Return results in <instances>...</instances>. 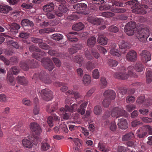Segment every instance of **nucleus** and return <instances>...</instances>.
<instances>
[{
	"label": "nucleus",
	"instance_id": "nucleus-60",
	"mask_svg": "<svg viewBox=\"0 0 152 152\" xmlns=\"http://www.w3.org/2000/svg\"><path fill=\"white\" fill-rule=\"evenodd\" d=\"M108 30L114 33H116L118 31V29L116 26H111L109 27Z\"/></svg>",
	"mask_w": 152,
	"mask_h": 152
},
{
	"label": "nucleus",
	"instance_id": "nucleus-17",
	"mask_svg": "<svg viewBox=\"0 0 152 152\" xmlns=\"http://www.w3.org/2000/svg\"><path fill=\"white\" fill-rule=\"evenodd\" d=\"M137 58V53L134 50L129 52L126 55V58L130 61H134Z\"/></svg>",
	"mask_w": 152,
	"mask_h": 152
},
{
	"label": "nucleus",
	"instance_id": "nucleus-47",
	"mask_svg": "<svg viewBox=\"0 0 152 152\" xmlns=\"http://www.w3.org/2000/svg\"><path fill=\"white\" fill-rule=\"evenodd\" d=\"M110 53L112 55L119 57L120 56V54L118 50L113 48H111L110 51Z\"/></svg>",
	"mask_w": 152,
	"mask_h": 152
},
{
	"label": "nucleus",
	"instance_id": "nucleus-36",
	"mask_svg": "<svg viewBox=\"0 0 152 152\" xmlns=\"http://www.w3.org/2000/svg\"><path fill=\"white\" fill-rule=\"evenodd\" d=\"M22 143L24 147L29 148H31L33 146L31 142L29 140L26 139L23 140Z\"/></svg>",
	"mask_w": 152,
	"mask_h": 152
},
{
	"label": "nucleus",
	"instance_id": "nucleus-33",
	"mask_svg": "<svg viewBox=\"0 0 152 152\" xmlns=\"http://www.w3.org/2000/svg\"><path fill=\"white\" fill-rule=\"evenodd\" d=\"M21 24L23 26H30L31 27H33L34 25V23L32 21L27 19H24L22 20Z\"/></svg>",
	"mask_w": 152,
	"mask_h": 152
},
{
	"label": "nucleus",
	"instance_id": "nucleus-62",
	"mask_svg": "<svg viewBox=\"0 0 152 152\" xmlns=\"http://www.w3.org/2000/svg\"><path fill=\"white\" fill-rule=\"evenodd\" d=\"M50 145L47 143L44 142L42 143L41 148L42 150L45 151L48 149Z\"/></svg>",
	"mask_w": 152,
	"mask_h": 152
},
{
	"label": "nucleus",
	"instance_id": "nucleus-64",
	"mask_svg": "<svg viewBox=\"0 0 152 152\" xmlns=\"http://www.w3.org/2000/svg\"><path fill=\"white\" fill-rule=\"evenodd\" d=\"M7 100V96L4 94H0V102H4Z\"/></svg>",
	"mask_w": 152,
	"mask_h": 152
},
{
	"label": "nucleus",
	"instance_id": "nucleus-14",
	"mask_svg": "<svg viewBox=\"0 0 152 152\" xmlns=\"http://www.w3.org/2000/svg\"><path fill=\"white\" fill-rule=\"evenodd\" d=\"M60 120L59 117L57 116L56 114H53L48 118L47 122L49 126L50 127H52L53 126L54 121L58 122Z\"/></svg>",
	"mask_w": 152,
	"mask_h": 152
},
{
	"label": "nucleus",
	"instance_id": "nucleus-45",
	"mask_svg": "<svg viewBox=\"0 0 152 152\" xmlns=\"http://www.w3.org/2000/svg\"><path fill=\"white\" fill-rule=\"evenodd\" d=\"M118 152H135L133 150H130L129 148H127L124 146L119 147L118 149Z\"/></svg>",
	"mask_w": 152,
	"mask_h": 152
},
{
	"label": "nucleus",
	"instance_id": "nucleus-16",
	"mask_svg": "<svg viewBox=\"0 0 152 152\" xmlns=\"http://www.w3.org/2000/svg\"><path fill=\"white\" fill-rule=\"evenodd\" d=\"M104 95L106 98L113 100L114 99L115 97L116 94L113 90H108L104 92Z\"/></svg>",
	"mask_w": 152,
	"mask_h": 152
},
{
	"label": "nucleus",
	"instance_id": "nucleus-7",
	"mask_svg": "<svg viewBox=\"0 0 152 152\" xmlns=\"http://www.w3.org/2000/svg\"><path fill=\"white\" fill-rule=\"evenodd\" d=\"M111 115L112 117L116 118L121 116L127 117L128 115L127 112L121 108L116 107L114 108L111 111Z\"/></svg>",
	"mask_w": 152,
	"mask_h": 152
},
{
	"label": "nucleus",
	"instance_id": "nucleus-51",
	"mask_svg": "<svg viewBox=\"0 0 152 152\" xmlns=\"http://www.w3.org/2000/svg\"><path fill=\"white\" fill-rule=\"evenodd\" d=\"M31 40L32 42L35 43H38V44L43 42V40L42 39L35 37H31Z\"/></svg>",
	"mask_w": 152,
	"mask_h": 152
},
{
	"label": "nucleus",
	"instance_id": "nucleus-43",
	"mask_svg": "<svg viewBox=\"0 0 152 152\" xmlns=\"http://www.w3.org/2000/svg\"><path fill=\"white\" fill-rule=\"evenodd\" d=\"M63 36L59 34H55L51 36V38L53 40L56 41H59L63 39Z\"/></svg>",
	"mask_w": 152,
	"mask_h": 152
},
{
	"label": "nucleus",
	"instance_id": "nucleus-8",
	"mask_svg": "<svg viewBox=\"0 0 152 152\" xmlns=\"http://www.w3.org/2000/svg\"><path fill=\"white\" fill-rule=\"evenodd\" d=\"M136 24L135 22L131 21L127 23L125 25L124 29L126 34L129 36H132L135 32V30Z\"/></svg>",
	"mask_w": 152,
	"mask_h": 152
},
{
	"label": "nucleus",
	"instance_id": "nucleus-31",
	"mask_svg": "<svg viewBox=\"0 0 152 152\" xmlns=\"http://www.w3.org/2000/svg\"><path fill=\"white\" fill-rule=\"evenodd\" d=\"M88 21L95 25H98L101 23V20L100 19L96 17H90L88 19Z\"/></svg>",
	"mask_w": 152,
	"mask_h": 152
},
{
	"label": "nucleus",
	"instance_id": "nucleus-2",
	"mask_svg": "<svg viewBox=\"0 0 152 152\" xmlns=\"http://www.w3.org/2000/svg\"><path fill=\"white\" fill-rule=\"evenodd\" d=\"M120 72L115 74L114 77L118 79L126 80L127 79L128 76L134 77H137V75L133 72V66H129L127 68L128 74H126V68L124 66H121L120 68Z\"/></svg>",
	"mask_w": 152,
	"mask_h": 152
},
{
	"label": "nucleus",
	"instance_id": "nucleus-18",
	"mask_svg": "<svg viewBox=\"0 0 152 152\" xmlns=\"http://www.w3.org/2000/svg\"><path fill=\"white\" fill-rule=\"evenodd\" d=\"M118 120L119 122L118 125L119 128L122 129H125L128 128V124L126 119L122 118Z\"/></svg>",
	"mask_w": 152,
	"mask_h": 152
},
{
	"label": "nucleus",
	"instance_id": "nucleus-26",
	"mask_svg": "<svg viewBox=\"0 0 152 152\" xmlns=\"http://www.w3.org/2000/svg\"><path fill=\"white\" fill-rule=\"evenodd\" d=\"M11 10V7L9 6L0 5V13L7 14Z\"/></svg>",
	"mask_w": 152,
	"mask_h": 152
},
{
	"label": "nucleus",
	"instance_id": "nucleus-35",
	"mask_svg": "<svg viewBox=\"0 0 152 152\" xmlns=\"http://www.w3.org/2000/svg\"><path fill=\"white\" fill-rule=\"evenodd\" d=\"M17 80L18 83L22 85H26L28 83L27 80L23 76H18L17 78Z\"/></svg>",
	"mask_w": 152,
	"mask_h": 152
},
{
	"label": "nucleus",
	"instance_id": "nucleus-52",
	"mask_svg": "<svg viewBox=\"0 0 152 152\" xmlns=\"http://www.w3.org/2000/svg\"><path fill=\"white\" fill-rule=\"evenodd\" d=\"M114 13L108 12H103L102 13V16L107 18L113 17L114 16Z\"/></svg>",
	"mask_w": 152,
	"mask_h": 152
},
{
	"label": "nucleus",
	"instance_id": "nucleus-55",
	"mask_svg": "<svg viewBox=\"0 0 152 152\" xmlns=\"http://www.w3.org/2000/svg\"><path fill=\"white\" fill-rule=\"evenodd\" d=\"M11 71L12 72V74L15 75H17L19 72L18 67L17 66H13L11 69Z\"/></svg>",
	"mask_w": 152,
	"mask_h": 152
},
{
	"label": "nucleus",
	"instance_id": "nucleus-39",
	"mask_svg": "<svg viewBox=\"0 0 152 152\" xmlns=\"http://www.w3.org/2000/svg\"><path fill=\"white\" fill-rule=\"evenodd\" d=\"M74 61L79 64L80 66H81V63L83 60V58L81 56L78 55L75 56L73 58Z\"/></svg>",
	"mask_w": 152,
	"mask_h": 152
},
{
	"label": "nucleus",
	"instance_id": "nucleus-6",
	"mask_svg": "<svg viewBox=\"0 0 152 152\" xmlns=\"http://www.w3.org/2000/svg\"><path fill=\"white\" fill-rule=\"evenodd\" d=\"M150 34L149 29L146 27L143 28L138 31L136 36L140 41L144 42L149 37Z\"/></svg>",
	"mask_w": 152,
	"mask_h": 152
},
{
	"label": "nucleus",
	"instance_id": "nucleus-48",
	"mask_svg": "<svg viewBox=\"0 0 152 152\" xmlns=\"http://www.w3.org/2000/svg\"><path fill=\"white\" fill-rule=\"evenodd\" d=\"M102 111V108L100 106H96L95 107L94 109V112L96 115L100 114Z\"/></svg>",
	"mask_w": 152,
	"mask_h": 152
},
{
	"label": "nucleus",
	"instance_id": "nucleus-21",
	"mask_svg": "<svg viewBox=\"0 0 152 152\" xmlns=\"http://www.w3.org/2000/svg\"><path fill=\"white\" fill-rule=\"evenodd\" d=\"M146 101L145 96H142L138 97L136 100V102L139 104H142L147 106H150L151 104L150 103L146 102Z\"/></svg>",
	"mask_w": 152,
	"mask_h": 152
},
{
	"label": "nucleus",
	"instance_id": "nucleus-10",
	"mask_svg": "<svg viewBox=\"0 0 152 152\" xmlns=\"http://www.w3.org/2000/svg\"><path fill=\"white\" fill-rule=\"evenodd\" d=\"M30 128L34 133L38 135L40 134L42 129L40 126L36 122H32L30 124Z\"/></svg>",
	"mask_w": 152,
	"mask_h": 152
},
{
	"label": "nucleus",
	"instance_id": "nucleus-34",
	"mask_svg": "<svg viewBox=\"0 0 152 152\" xmlns=\"http://www.w3.org/2000/svg\"><path fill=\"white\" fill-rule=\"evenodd\" d=\"M143 130H145L149 134L152 135V128L149 125H145L140 127L138 130L139 132Z\"/></svg>",
	"mask_w": 152,
	"mask_h": 152
},
{
	"label": "nucleus",
	"instance_id": "nucleus-42",
	"mask_svg": "<svg viewBox=\"0 0 152 152\" xmlns=\"http://www.w3.org/2000/svg\"><path fill=\"white\" fill-rule=\"evenodd\" d=\"M74 8L77 10H83L87 7V5L84 3H78L74 7Z\"/></svg>",
	"mask_w": 152,
	"mask_h": 152
},
{
	"label": "nucleus",
	"instance_id": "nucleus-50",
	"mask_svg": "<svg viewBox=\"0 0 152 152\" xmlns=\"http://www.w3.org/2000/svg\"><path fill=\"white\" fill-rule=\"evenodd\" d=\"M98 148L99 150L105 152L106 151V145L102 142H99L98 145Z\"/></svg>",
	"mask_w": 152,
	"mask_h": 152
},
{
	"label": "nucleus",
	"instance_id": "nucleus-46",
	"mask_svg": "<svg viewBox=\"0 0 152 152\" xmlns=\"http://www.w3.org/2000/svg\"><path fill=\"white\" fill-rule=\"evenodd\" d=\"M7 80L9 84L12 86H14L15 82L13 78L11 75H9L8 74L7 76Z\"/></svg>",
	"mask_w": 152,
	"mask_h": 152
},
{
	"label": "nucleus",
	"instance_id": "nucleus-15",
	"mask_svg": "<svg viewBox=\"0 0 152 152\" xmlns=\"http://www.w3.org/2000/svg\"><path fill=\"white\" fill-rule=\"evenodd\" d=\"M140 56L142 60L144 62L146 63L151 60V54L148 51L146 50H143L140 54Z\"/></svg>",
	"mask_w": 152,
	"mask_h": 152
},
{
	"label": "nucleus",
	"instance_id": "nucleus-3",
	"mask_svg": "<svg viewBox=\"0 0 152 152\" xmlns=\"http://www.w3.org/2000/svg\"><path fill=\"white\" fill-rule=\"evenodd\" d=\"M77 105L76 104H74L71 107L67 105L65 106V108H61L59 109L58 113L60 115H63V118L65 120H67L69 119V114L67 113V112L72 111L77 109Z\"/></svg>",
	"mask_w": 152,
	"mask_h": 152
},
{
	"label": "nucleus",
	"instance_id": "nucleus-12",
	"mask_svg": "<svg viewBox=\"0 0 152 152\" xmlns=\"http://www.w3.org/2000/svg\"><path fill=\"white\" fill-rule=\"evenodd\" d=\"M88 103L87 102H84L81 104L79 108L78 109V112L81 115H85V117L87 118L88 117L91 113V111L90 110H87L86 112V113L85 115V109L86 108L87 105Z\"/></svg>",
	"mask_w": 152,
	"mask_h": 152
},
{
	"label": "nucleus",
	"instance_id": "nucleus-23",
	"mask_svg": "<svg viewBox=\"0 0 152 152\" xmlns=\"http://www.w3.org/2000/svg\"><path fill=\"white\" fill-rule=\"evenodd\" d=\"M85 27L84 25L81 22L76 23L73 24L72 26L73 30L79 31L83 30Z\"/></svg>",
	"mask_w": 152,
	"mask_h": 152
},
{
	"label": "nucleus",
	"instance_id": "nucleus-54",
	"mask_svg": "<svg viewBox=\"0 0 152 152\" xmlns=\"http://www.w3.org/2000/svg\"><path fill=\"white\" fill-rule=\"evenodd\" d=\"M109 127L110 130L112 131L116 130L117 126L115 121H113L110 124Z\"/></svg>",
	"mask_w": 152,
	"mask_h": 152
},
{
	"label": "nucleus",
	"instance_id": "nucleus-37",
	"mask_svg": "<svg viewBox=\"0 0 152 152\" xmlns=\"http://www.w3.org/2000/svg\"><path fill=\"white\" fill-rule=\"evenodd\" d=\"M57 108V105L56 104H53L47 105L46 110L48 113H51L52 112L54 111Z\"/></svg>",
	"mask_w": 152,
	"mask_h": 152
},
{
	"label": "nucleus",
	"instance_id": "nucleus-1",
	"mask_svg": "<svg viewBox=\"0 0 152 152\" xmlns=\"http://www.w3.org/2000/svg\"><path fill=\"white\" fill-rule=\"evenodd\" d=\"M45 53L41 50L39 51H36L33 53L32 56L38 61L41 60V62L44 67L49 71H52L54 67V65L49 58H42V56H45Z\"/></svg>",
	"mask_w": 152,
	"mask_h": 152
},
{
	"label": "nucleus",
	"instance_id": "nucleus-49",
	"mask_svg": "<svg viewBox=\"0 0 152 152\" xmlns=\"http://www.w3.org/2000/svg\"><path fill=\"white\" fill-rule=\"evenodd\" d=\"M118 62L116 61L110 59L108 62V65L111 67H115L118 65Z\"/></svg>",
	"mask_w": 152,
	"mask_h": 152
},
{
	"label": "nucleus",
	"instance_id": "nucleus-28",
	"mask_svg": "<svg viewBox=\"0 0 152 152\" xmlns=\"http://www.w3.org/2000/svg\"><path fill=\"white\" fill-rule=\"evenodd\" d=\"M96 41V37H91L89 38L87 41V45L90 48L93 47L95 44Z\"/></svg>",
	"mask_w": 152,
	"mask_h": 152
},
{
	"label": "nucleus",
	"instance_id": "nucleus-24",
	"mask_svg": "<svg viewBox=\"0 0 152 152\" xmlns=\"http://www.w3.org/2000/svg\"><path fill=\"white\" fill-rule=\"evenodd\" d=\"M108 39L103 35H99L98 37L97 41L100 45H105L107 44Z\"/></svg>",
	"mask_w": 152,
	"mask_h": 152
},
{
	"label": "nucleus",
	"instance_id": "nucleus-38",
	"mask_svg": "<svg viewBox=\"0 0 152 152\" xmlns=\"http://www.w3.org/2000/svg\"><path fill=\"white\" fill-rule=\"evenodd\" d=\"M107 82L106 78L104 77H102L100 81V87L102 89L104 88L107 86Z\"/></svg>",
	"mask_w": 152,
	"mask_h": 152
},
{
	"label": "nucleus",
	"instance_id": "nucleus-30",
	"mask_svg": "<svg viewBox=\"0 0 152 152\" xmlns=\"http://www.w3.org/2000/svg\"><path fill=\"white\" fill-rule=\"evenodd\" d=\"M13 130L16 131V130H18L17 131H18V132H19V136H21L22 134L24 133L25 129L22 126L21 124H20L19 125H18L17 126H16L13 129Z\"/></svg>",
	"mask_w": 152,
	"mask_h": 152
},
{
	"label": "nucleus",
	"instance_id": "nucleus-40",
	"mask_svg": "<svg viewBox=\"0 0 152 152\" xmlns=\"http://www.w3.org/2000/svg\"><path fill=\"white\" fill-rule=\"evenodd\" d=\"M134 68L137 72H141L143 70V66L141 62H138L135 64Z\"/></svg>",
	"mask_w": 152,
	"mask_h": 152
},
{
	"label": "nucleus",
	"instance_id": "nucleus-4",
	"mask_svg": "<svg viewBox=\"0 0 152 152\" xmlns=\"http://www.w3.org/2000/svg\"><path fill=\"white\" fill-rule=\"evenodd\" d=\"M20 64V67L25 71L27 70L29 68H35L38 66L37 61L34 59L21 61Z\"/></svg>",
	"mask_w": 152,
	"mask_h": 152
},
{
	"label": "nucleus",
	"instance_id": "nucleus-44",
	"mask_svg": "<svg viewBox=\"0 0 152 152\" xmlns=\"http://www.w3.org/2000/svg\"><path fill=\"white\" fill-rule=\"evenodd\" d=\"M147 82L148 83L151 82L152 81V72L150 69L147 70Z\"/></svg>",
	"mask_w": 152,
	"mask_h": 152
},
{
	"label": "nucleus",
	"instance_id": "nucleus-19",
	"mask_svg": "<svg viewBox=\"0 0 152 152\" xmlns=\"http://www.w3.org/2000/svg\"><path fill=\"white\" fill-rule=\"evenodd\" d=\"M59 4L58 9L64 12H67V9L66 7V1L64 0H55Z\"/></svg>",
	"mask_w": 152,
	"mask_h": 152
},
{
	"label": "nucleus",
	"instance_id": "nucleus-57",
	"mask_svg": "<svg viewBox=\"0 0 152 152\" xmlns=\"http://www.w3.org/2000/svg\"><path fill=\"white\" fill-rule=\"evenodd\" d=\"M111 100L106 98L102 102L103 106L106 107H108L110 104Z\"/></svg>",
	"mask_w": 152,
	"mask_h": 152
},
{
	"label": "nucleus",
	"instance_id": "nucleus-56",
	"mask_svg": "<svg viewBox=\"0 0 152 152\" xmlns=\"http://www.w3.org/2000/svg\"><path fill=\"white\" fill-rule=\"evenodd\" d=\"M92 75L93 77L96 79H97L99 77V73L97 69H95L93 71Z\"/></svg>",
	"mask_w": 152,
	"mask_h": 152
},
{
	"label": "nucleus",
	"instance_id": "nucleus-29",
	"mask_svg": "<svg viewBox=\"0 0 152 152\" xmlns=\"http://www.w3.org/2000/svg\"><path fill=\"white\" fill-rule=\"evenodd\" d=\"M134 138V134L132 132H129L123 136L122 139L123 141L130 140Z\"/></svg>",
	"mask_w": 152,
	"mask_h": 152
},
{
	"label": "nucleus",
	"instance_id": "nucleus-58",
	"mask_svg": "<svg viewBox=\"0 0 152 152\" xmlns=\"http://www.w3.org/2000/svg\"><path fill=\"white\" fill-rule=\"evenodd\" d=\"M86 67L87 70H91L94 68V64L90 61H88L86 64Z\"/></svg>",
	"mask_w": 152,
	"mask_h": 152
},
{
	"label": "nucleus",
	"instance_id": "nucleus-9",
	"mask_svg": "<svg viewBox=\"0 0 152 152\" xmlns=\"http://www.w3.org/2000/svg\"><path fill=\"white\" fill-rule=\"evenodd\" d=\"M20 27V25L16 23H12L9 24L7 26L6 28L8 30H10L9 33L11 35H15L18 32V30Z\"/></svg>",
	"mask_w": 152,
	"mask_h": 152
},
{
	"label": "nucleus",
	"instance_id": "nucleus-11",
	"mask_svg": "<svg viewBox=\"0 0 152 152\" xmlns=\"http://www.w3.org/2000/svg\"><path fill=\"white\" fill-rule=\"evenodd\" d=\"M42 96L43 99L46 101H49L53 98L52 92L48 89H43L41 91Z\"/></svg>",
	"mask_w": 152,
	"mask_h": 152
},
{
	"label": "nucleus",
	"instance_id": "nucleus-5",
	"mask_svg": "<svg viewBox=\"0 0 152 152\" xmlns=\"http://www.w3.org/2000/svg\"><path fill=\"white\" fill-rule=\"evenodd\" d=\"M126 5H132L134 7L140 9L139 13L140 14L144 15L147 12L145 10L148 8V6L146 5H142L140 6L139 2L137 0H132L129 1L126 3Z\"/></svg>",
	"mask_w": 152,
	"mask_h": 152
},
{
	"label": "nucleus",
	"instance_id": "nucleus-41",
	"mask_svg": "<svg viewBox=\"0 0 152 152\" xmlns=\"http://www.w3.org/2000/svg\"><path fill=\"white\" fill-rule=\"evenodd\" d=\"M11 148L10 152H21L19 144L16 142L14 143V145Z\"/></svg>",
	"mask_w": 152,
	"mask_h": 152
},
{
	"label": "nucleus",
	"instance_id": "nucleus-63",
	"mask_svg": "<svg viewBox=\"0 0 152 152\" xmlns=\"http://www.w3.org/2000/svg\"><path fill=\"white\" fill-rule=\"evenodd\" d=\"M52 59L57 67H60L61 66V63L59 60L55 57L52 58Z\"/></svg>",
	"mask_w": 152,
	"mask_h": 152
},
{
	"label": "nucleus",
	"instance_id": "nucleus-32",
	"mask_svg": "<svg viewBox=\"0 0 152 152\" xmlns=\"http://www.w3.org/2000/svg\"><path fill=\"white\" fill-rule=\"evenodd\" d=\"M83 83L86 85H88L91 82V79L90 76L87 74H85L83 79Z\"/></svg>",
	"mask_w": 152,
	"mask_h": 152
},
{
	"label": "nucleus",
	"instance_id": "nucleus-13",
	"mask_svg": "<svg viewBox=\"0 0 152 152\" xmlns=\"http://www.w3.org/2000/svg\"><path fill=\"white\" fill-rule=\"evenodd\" d=\"M40 76V80L45 84H48L51 83L52 80L50 78V75L48 74L45 71H41Z\"/></svg>",
	"mask_w": 152,
	"mask_h": 152
},
{
	"label": "nucleus",
	"instance_id": "nucleus-25",
	"mask_svg": "<svg viewBox=\"0 0 152 152\" xmlns=\"http://www.w3.org/2000/svg\"><path fill=\"white\" fill-rule=\"evenodd\" d=\"M82 46L80 45L76 44L75 45V46L73 47L68 49L69 52L70 54H72L76 53L77 51V50L80 49L82 48Z\"/></svg>",
	"mask_w": 152,
	"mask_h": 152
},
{
	"label": "nucleus",
	"instance_id": "nucleus-27",
	"mask_svg": "<svg viewBox=\"0 0 152 152\" xmlns=\"http://www.w3.org/2000/svg\"><path fill=\"white\" fill-rule=\"evenodd\" d=\"M119 48L121 49L129 48V44L127 42L124 40L120 41L118 42Z\"/></svg>",
	"mask_w": 152,
	"mask_h": 152
},
{
	"label": "nucleus",
	"instance_id": "nucleus-59",
	"mask_svg": "<svg viewBox=\"0 0 152 152\" xmlns=\"http://www.w3.org/2000/svg\"><path fill=\"white\" fill-rule=\"evenodd\" d=\"M38 45L40 48L42 49L48 50L50 48L49 45L42 42L40 43Z\"/></svg>",
	"mask_w": 152,
	"mask_h": 152
},
{
	"label": "nucleus",
	"instance_id": "nucleus-61",
	"mask_svg": "<svg viewBox=\"0 0 152 152\" xmlns=\"http://www.w3.org/2000/svg\"><path fill=\"white\" fill-rule=\"evenodd\" d=\"M29 33L25 32H22L19 34V37L27 39L29 37Z\"/></svg>",
	"mask_w": 152,
	"mask_h": 152
},
{
	"label": "nucleus",
	"instance_id": "nucleus-53",
	"mask_svg": "<svg viewBox=\"0 0 152 152\" xmlns=\"http://www.w3.org/2000/svg\"><path fill=\"white\" fill-rule=\"evenodd\" d=\"M46 15L47 18L53 19L55 18V13L53 12H47L46 14Z\"/></svg>",
	"mask_w": 152,
	"mask_h": 152
},
{
	"label": "nucleus",
	"instance_id": "nucleus-22",
	"mask_svg": "<svg viewBox=\"0 0 152 152\" xmlns=\"http://www.w3.org/2000/svg\"><path fill=\"white\" fill-rule=\"evenodd\" d=\"M77 34L76 32L71 31L69 32L68 34L66 35V36L69 41L72 42H76L78 40V39L72 35H76Z\"/></svg>",
	"mask_w": 152,
	"mask_h": 152
},
{
	"label": "nucleus",
	"instance_id": "nucleus-20",
	"mask_svg": "<svg viewBox=\"0 0 152 152\" xmlns=\"http://www.w3.org/2000/svg\"><path fill=\"white\" fill-rule=\"evenodd\" d=\"M54 8V5L53 3L51 2L47 4L43 7V11L46 12H51Z\"/></svg>",
	"mask_w": 152,
	"mask_h": 152
}]
</instances>
